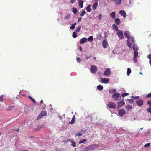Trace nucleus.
Masks as SVG:
<instances>
[{"label":"nucleus","instance_id":"obj_1","mask_svg":"<svg viewBox=\"0 0 151 151\" xmlns=\"http://www.w3.org/2000/svg\"><path fill=\"white\" fill-rule=\"evenodd\" d=\"M99 146V144H93L90 146H88L85 147L83 151H89L92 150L98 147Z\"/></svg>","mask_w":151,"mask_h":151},{"label":"nucleus","instance_id":"obj_2","mask_svg":"<svg viewBox=\"0 0 151 151\" xmlns=\"http://www.w3.org/2000/svg\"><path fill=\"white\" fill-rule=\"evenodd\" d=\"M47 112L46 111H43L38 116H37V119L39 120L41 119L43 116L46 115Z\"/></svg>","mask_w":151,"mask_h":151},{"label":"nucleus","instance_id":"obj_3","mask_svg":"<svg viewBox=\"0 0 151 151\" xmlns=\"http://www.w3.org/2000/svg\"><path fill=\"white\" fill-rule=\"evenodd\" d=\"M108 107L110 108L114 109L116 108V104L113 102H109L107 105Z\"/></svg>","mask_w":151,"mask_h":151},{"label":"nucleus","instance_id":"obj_4","mask_svg":"<svg viewBox=\"0 0 151 151\" xmlns=\"http://www.w3.org/2000/svg\"><path fill=\"white\" fill-rule=\"evenodd\" d=\"M91 71L92 73H95L97 70V67L94 65H91Z\"/></svg>","mask_w":151,"mask_h":151},{"label":"nucleus","instance_id":"obj_5","mask_svg":"<svg viewBox=\"0 0 151 151\" xmlns=\"http://www.w3.org/2000/svg\"><path fill=\"white\" fill-rule=\"evenodd\" d=\"M136 103L138 106L141 107L143 105L144 101L141 100H137L136 101Z\"/></svg>","mask_w":151,"mask_h":151},{"label":"nucleus","instance_id":"obj_6","mask_svg":"<svg viewBox=\"0 0 151 151\" xmlns=\"http://www.w3.org/2000/svg\"><path fill=\"white\" fill-rule=\"evenodd\" d=\"M111 70L110 68H108L106 69V70L104 72V75L106 76H108L111 74Z\"/></svg>","mask_w":151,"mask_h":151},{"label":"nucleus","instance_id":"obj_7","mask_svg":"<svg viewBox=\"0 0 151 151\" xmlns=\"http://www.w3.org/2000/svg\"><path fill=\"white\" fill-rule=\"evenodd\" d=\"M117 35L120 39H122L124 38L123 33L121 30H119L117 31Z\"/></svg>","mask_w":151,"mask_h":151},{"label":"nucleus","instance_id":"obj_8","mask_svg":"<svg viewBox=\"0 0 151 151\" xmlns=\"http://www.w3.org/2000/svg\"><path fill=\"white\" fill-rule=\"evenodd\" d=\"M108 45V44L107 40L105 39L103 41L102 46L104 48H106L107 47Z\"/></svg>","mask_w":151,"mask_h":151},{"label":"nucleus","instance_id":"obj_9","mask_svg":"<svg viewBox=\"0 0 151 151\" xmlns=\"http://www.w3.org/2000/svg\"><path fill=\"white\" fill-rule=\"evenodd\" d=\"M119 115L120 116H124L125 113L126 111L125 110L121 109L119 110L118 111Z\"/></svg>","mask_w":151,"mask_h":151},{"label":"nucleus","instance_id":"obj_10","mask_svg":"<svg viewBox=\"0 0 151 151\" xmlns=\"http://www.w3.org/2000/svg\"><path fill=\"white\" fill-rule=\"evenodd\" d=\"M120 96V94L118 93H115L112 96L113 99H114L115 100H116Z\"/></svg>","mask_w":151,"mask_h":151},{"label":"nucleus","instance_id":"obj_11","mask_svg":"<svg viewBox=\"0 0 151 151\" xmlns=\"http://www.w3.org/2000/svg\"><path fill=\"white\" fill-rule=\"evenodd\" d=\"M130 32L129 31H126L124 33V35L126 38L129 39L130 38V36L129 35Z\"/></svg>","mask_w":151,"mask_h":151},{"label":"nucleus","instance_id":"obj_12","mask_svg":"<svg viewBox=\"0 0 151 151\" xmlns=\"http://www.w3.org/2000/svg\"><path fill=\"white\" fill-rule=\"evenodd\" d=\"M101 81L104 83H106L109 82V80L107 78H101Z\"/></svg>","mask_w":151,"mask_h":151},{"label":"nucleus","instance_id":"obj_13","mask_svg":"<svg viewBox=\"0 0 151 151\" xmlns=\"http://www.w3.org/2000/svg\"><path fill=\"white\" fill-rule=\"evenodd\" d=\"M119 14L123 16V17L125 18L126 16V14L124 11L121 10L119 12Z\"/></svg>","mask_w":151,"mask_h":151},{"label":"nucleus","instance_id":"obj_14","mask_svg":"<svg viewBox=\"0 0 151 151\" xmlns=\"http://www.w3.org/2000/svg\"><path fill=\"white\" fill-rule=\"evenodd\" d=\"M115 12H112L110 14V17L112 19H114L115 18Z\"/></svg>","mask_w":151,"mask_h":151},{"label":"nucleus","instance_id":"obj_15","mask_svg":"<svg viewBox=\"0 0 151 151\" xmlns=\"http://www.w3.org/2000/svg\"><path fill=\"white\" fill-rule=\"evenodd\" d=\"M121 22L120 19L119 18H117L115 19V23L117 25H119Z\"/></svg>","mask_w":151,"mask_h":151},{"label":"nucleus","instance_id":"obj_16","mask_svg":"<svg viewBox=\"0 0 151 151\" xmlns=\"http://www.w3.org/2000/svg\"><path fill=\"white\" fill-rule=\"evenodd\" d=\"M87 41V39L86 38H83L80 40V43L83 44L85 43Z\"/></svg>","mask_w":151,"mask_h":151},{"label":"nucleus","instance_id":"obj_17","mask_svg":"<svg viewBox=\"0 0 151 151\" xmlns=\"http://www.w3.org/2000/svg\"><path fill=\"white\" fill-rule=\"evenodd\" d=\"M101 35L100 33L98 32L96 34V38L98 40H100L101 38Z\"/></svg>","mask_w":151,"mask_h":151},{"label":"nucleus","instance_id":"obj_18","mask_svg":"<svg viewBox=\"0 0 151 151\" xmlns=\"http://www.w3.org/2000/svg\"><path fill=\"white\" fill-rule=\"evenodd\" d=\"M83 2L82 1H79L78 4L80 8H82L83 7Z\"/></svg>","mask_w":151,"mask_h":151},{"label":"nucleus","instance_id":"obj_19","mask_svg":"<svg viewBox=\"0 0 151 151\" xmlns=\"http://www.w3.org/2000/svg\"><path fill=\"white\" fill-rule=\"evenodd\" d=\"M115 4L117 5H120L122 1L121 0H114Z\"/></svg>","mask_w":151,"mask_h":151},{"label":"nucleus","instance_id":"obj_20","mask_svg":"<svg viewBox=\"0 0 151 151\" xmlns=\"http://www.w3.org/2000/svg\"><path fill=\"white\" fill-rule=\"evenodd\" d=\"M97 88L99 90L101 91L103 89V86L101 85H99L97 86Z\"/></svg>","mask_w":151,"mask_h":151},{"label":"nucleus","instance_id":"obj_21","mask_svg":"<svg viewBox=\"0 0 151 151\" xmlns=\"http://www.w3.org/2000/svg\"><path fill=\"white\" fill-rule=\"evenodd\" d=\"M132 109V106L131 105H128L126 107L125 109L127 110H129Z\"/></svg>","mask_w":151,"mask_h":151},{"label":"nucleus","instance_id":"obj_22","mask_svg":"<svg viewBox=\"0 0 151 151\" xmlns=\"http://www.w3.org/2000/svg\"><path fill=\"white\" fill-rule=\"evenodd\" d=\"M132 48L134 51H137L138 50L137 47L136 45L134 44L133 45Z\"/></svg>","mask_w":151,"mask_h":151},{"label":"nucleus","instance_id":"obj_23","mask_svg":"<svg viewBox=\"0 0 151 151\" xmlns=\"http://www.w3.org/2000/svg\"><path fill=\"white\" fill-rule=\"evenodd\" d=\"M112 27L116 31H119L118 27L116 25L113 24L112 25Z\"/></svg>","mask_w":151,"mask_h":151},{"label":"nucleus","instance_id":"obj_24","mask_svg":"<svg viewBox=\"0 0 151 151\" xmlns=\"http://www.w3.org/2000/svg\"><path fill=\"white\" fill-rule=\"evenodd\" d=\"M98 4L97 2H95L93 4L92 8L93 9H96L97 6Z\"/></svg>","mask_w":151,"mask_h":151},{"label":"nucleus","instance_id":"obj_25","mask_svg":"<svg viewBox=\"0 0 151 151\" xmlns=\"http://www.w3.org/2000/svg\"><path fill=\"white\" fill-rule=\"evenodd\" d=\"M118 104L119 106H122L125 104V102L123 100H122L120 101L119 103H118Z\"/></svg>","mask_w":151,"mask_h":151},{"label":"nucleus","instance_id":"obj_26","mask_svg":"<svg viewBox=\"0 0 151 151\" xmlns=\"http://www.w3.org/2000/svg\"><path fill=\"white\" fill-rule=\"evenodd\" d=\"M147 57L150 60L149 63L151 66V53L149 54Z\"/></svg>","mask_w":151,"mask_h":151},{"label":"nucleus","instance_id":"obj_27","mask_svg":"<svg viewBox=\"0 0 151 151\" xmlns=\"http://www.w3.org/2000/svg\"><path fill=\"white\" fill-rule=\"evenodd\" d=\"M71 145L74 147H75L76 146V144L75 142L73 140H72L71 141Z\"/></svg>","mask_w":151,"mask_h":151},{"label":"nucleus","instance_id":"obj_28","mask_svg":"<svg viewBox=\"0 0 151 151\" xmlns=\"http://www.w3.org/2000/svg\"><path fill=\"white\" fill-rule=\"evenodd\" d=\"M86 10L87 12H90L91 10V6L89 5H88L86 8Z\"/></svg>","mask_w":151,"mask_h":151},{"label":"nucleus","instance_id":"obj_29","mask_svg":"<svg viewBox=\"0 0 151 151\" xmlns=\"http://www.w3.org/2000/svg\"><path fill=\"white\" fill-rule=\"evenodd\" d=\"M138 55V52L137 51H134V57L137 58Z\"/></svg>","mask_w":151,"mask_h":151},{"label":"nucleus","instance_id":"obj_30","mask_svg":"<svg viewBox=\"0 0 151 151\" xmlns=\"http://www.w3.org/2000/svg\"><path fill=\"white\" fill-rule=\"evenodd\" d=\"M73 12L74 14H76L77 13V9L76 8H75L74 7L73 8Z\"/></svg>","mask_w":151,"mask_h":151},{"label":"nucleus","instance_id":"obj_31","mask_svg":"<svg viewBox=\"0 0 151 151\" xmlns=\"http://www.w3.org/2000/svg\"><path fill=\"white\" fill-rule=\"evenodd\" d=\"M131 72L130 69L128 68L127 70V75L128 76H129Z\"/></svg>","mask_w":151,"mask_h":151},{"label":"nucleus","instance_id":"obj_32","mask_svg":"<svg viewBox=\"0 0 151 151\" xmlns=\"http://www.w3.org/2000/svg\"><path fill=\"white\" fill-rule=\"evenodd\" d=\"M116 91V89H114L112 90H109V92L111 93H115Z\"/></svg>","mask_w":151,"mask_h":151},{"label":"nucleus","instance_id":"obj_33","mask_svg":"<svg viewBox=\"0 0 151 151\" xmlns=\"http://www.w3.org/2000/svg\"><path fill=\"white\" fill-rule=\"evenodd\" d=\"M147 111L151 114V107H149L147 108L146 109Z\"/></svg>","mask_w":151,"mask_h":151},{"label":"nucleus","instance_id":"obj_34","mask_svg":"<svg viewBox=\"0 0 151 151\" xmlns=\"http://www.w3.org/2000/svg\"><path fill=\"white\" fill-rule=\"evenodd\" d=\"M76 32H74L73 33L72 36L73 38H76L77 37Z\"/></svg>","mask_w":151,"mask_h":151},{"label":"nucleus","instance_id":"obj_35","mask_svg":"<svg viewBox=\"0 0 151 151\" xmlns=\"http://www.w3.org/2000/svg\"><path fill=\"white\" fill-rule=\"evenodd\" d=\"M28 98L32 101V102L34 103H36L35 101L31 96H29Z\"/></svg>","mask_w":151,"mask_h":151},{"label":"nucleus","instance_id":"obj_36","mask_svg":"<svg viewBox=\"0 0 151 151\" xmlns=\"http://www.w3.org/2000/svg\"><path fill=\"white\" fill-rule=\"evenodd\" d=\"M76 23H75L74 24H73L72 25V26H70V29H74L75 28V26L76 25Z\"/></svg>","mask_w":151,"mask_h":151},{"label":"nucleus","instance_id":"obj_37","mask_svg":"<svg viewBox=\"0 0 151 151\" xmlns=\"http://www.w3.org/2000/svg\"><path fill=\"white\" fill-rule=\"evenodd\" d=\"M81 28V27L80 26H79L76 29L75 32H79L80 30V29Z\"/></svg>","mask_w":151,"mask_h":151},{"label":"nucleus","instance_id":"obj_38","mask_svg":"<svg viewBox=\"0 0 151 151\" xmlns=\"http://www.w3.org/2000/svg\"><path fill=\"white\" fill-rule=\"evenodd\" d=\"M86 139H83L82 140H80L79 142V144H81L82 143H84L86 141Z\"/></svg>","mask_w":151,"mask_h":151},{"label":"nucleus","instance_id":"obj_39","mask_svg":"<svg viewBox=\"0 0 151 151\" xmlns=\"http://www.w3.org/2000/svg\"><path fill=\"white\" fill-rule=\"evenodd\" d=\"M104 38H106L107 37V33L106 32L104 31Z\"/></svg>","mask_w":151,"mask_h":151},{"label":"nucleus","instance_id":"obj_40","mask_svg":"<svg viewBox=\"0 0 151 151\" xmlns=\"http://www.w3.org/2000/svg\"><path fill=\"white\" fill-rule=\"evenodd\" d=\"M70 17V16L69 14L67 15L65 18V20H68Z\"/></svg>","mask_w":151,"mask_h":151},{"label":"nucleus","instance_id":"obj_41","mask_svg":"<svg viewBox=\"0 0 151 151\" xmlns=\"http://www.w3.org/2000/svg\"><path fill=\"white\" fill-rule=\"evenodd\" d=\"M88 40L89 41H93V37L92 36H90L88 38Z\"/></svg>","mask_w":151,"mask_h":151},{"label":"nucleus","instance_id":"obj_42","mask_svg":"<svg viewBox=\"0 0 151 151\" xmlns=\"http://www.w3.org/2000/svg\"><path fill=\"white\" fill-rule=\"evenodd\" d=\"M127 45L129 48H131L132 47V45H131V43L130 42H129L128 40L127 41Z\"/></svg>","mask_w":151,"mask_h":151},{"label":"nucleus","instance_id":"obj_43","mask_svg":"<svg viewBox=\"0 0 151 151\" xmlns=\"http://www.w3.org/2000/svg\"><path fill=\"white\" fill-rule=\"evenodd\" d=\"M85 13L86 12L85 11H83L80 14V16L81 17H82L85 14Z\"/></svg>","mask_w":151,"mask_h":151},{"label":"nucleus","instance_id":"obj_44","mask_svg":"<svg viewBox=\"0 0 151 151\" xmlns=\"http://www.w3.org/2000/svg\"><path fill=\"white\" fill-rule=\"evenodd\" d=\"M150 144L149 143H147L144 145V147L145 148H147L150 147Z\"/></svg>","mask_w":151,"mask_h":151},{"label":"nucleus","instance_id":"obj_45","mask_svg":"<svg viewBox=\"0 0 151 151\" xmlns=\"http://www.w3.org/2000/svg\"><path fill=\"white\" fill-rule=\"evenodd\" d=\"M102 15L101 13H100L99 14V17H98V18L100 20H101V19L102 18Z\"/></svg>","mask_w":151,"mask_h":151},{"label":"nucleus","instance_id":"obj_46","mask_svg":"<svg viewBox=\"0 0 151 151\" xmlns=\"http://www.w3.org/2000/svg\"><path fill=\"white\" fill-rule=\"evenodd\" d=\"M147 104H149V107H151V100H148L147 101Z\"/></svg>","mask_w":151,"mask_h":151},{"label":"nucleus","instance_id":"obj_47","mask_svg":"<svg viewBox=\"0 0 151 151\" xmlns=\"http://www.w3.org/2000/svg\"><path fill=\"white\" fill-rule=\"evenodd\" d=\"M128 95H129L128 93H125L122 94L121 96L123 97H124Z\"/></svg>","mask_w":151,"mask_h":151},{"label":"nucleus","instance_id":"obj_48","mask_svg":"<svg viewBox=\"0 0 151 151\" xmlns=\"http://www.w3.org/2000/svg\"><path fill=\"white\" fill-rule=\"evenodd\" d=\"M3 95L0 96V101L3 102Z\"/></svg>","mask_w":151,"mask_h":151},{"label":"nucleus","instance_id":"obj_49","mask_svg":"<svg viewBox=\"0 0 151 151\" xmlns=\"http://www.w3.org/2000/svg\"><path fill=\"white\" fill-rule=\"evenodd\" d=\"M82 133H79V132H78L76 134V136H81L82 135Z\"/></svg>","mask_w":151,"mask_h":151},{"label":"nucleus","instance_id":"obj_50","mask_svg":"<svg viewBox=\"0 0 151 151\" xmlns=\"http://www.w3.org/2000/svg\"><path fill=\"white\" fill-rule=\"evenodd\" d=\"M130 39H131L132 42L133 43H134L135 41H134V37L132 36H131V37L130 36Z\"/></svg>","mask_w":151,"mask_h":151},{"label":"nucleus","instance_id":"obj_51","mask_svg":"<svg viewBox=\"0 0 151 151\" xmlns=\"http://www.w3.org/2000/svg\"><path fill=\"white\" fill-rule=\"evenodd\" d=\"M76 60L78 63H80L81 61V59L79 57H77L76 58Z\"/></svg>","mask_w":151,"mask_h":151},{"label":"nucleus","instance_id":"obj_52","mask_svg":"<svg viewBox=\"0 0 151 151\" xmlns=\"http://www.w3.org/2000/svg\"><path fill=\"white\" fill-rule=\"evenodd\" d=\"M128 101L131 103H132L133 102V100L132 99H129L128 100Z\"/></svg>","mask_w":151,"mask_h":151},{"label":"nucleus","instance_id":"obj_53","mask_svg":"<svg viewBox=\"0 0 151 151\" xmlns=\"http://www.w3.org/2000/svg\"><path fill=\"white\" fill-rule=\"evenodd\" d=\"M150 97L151 98V92L150 93H148L146 97V98H150Z\"/></svg>","mask_w":151,"mask_h":151},{"label":"nucleus","instance_id":"obj_54","mask_svg":"<svg viewBox=\"0 0 151 151\" xmlns=\"http://www.w3.org/2000/svg\"><path fill=\"white\" fill-rule=\"evenodd\" d=\"M13 107L9 106L7 108V109L8 110H11L13 108Z\"/></svg>","mask_w":151,"mask_h":151},{"label":"nucleus","instance_id":"obj_55","mask_svg":"<svg viewBox=\"0 0 151 151\" xmlns=\"http://www.w3.org/2000/svg\"><path fill=\"white\" fill-rule=\"evenodd\" d=\"M82 19V18L81 17H78V22H80L81 21Z\"/></svg>","mask_w":151,"mask_h":151},{"label":"nucleus","instance_id":"obj_56","mask_svg":"<svg viewBox=\"0 0 151 151\" xmlns=\"http://www.w3.org/2000/svg\"><path fill=\"white\" fill-rule=\"evenodd\" d=\"M76 1V0H71L70 2L71 4H73Z\"/></svg>","mask_w":151,"mask_h":151},{"label":"nucleus","instance_id":"obj_57","mask_svg":"<svg viewBox=\"0 0 151 151\" xmlns=\"http://www.w3.org/2000/svg\"><path fill=\"white\" fill-rule=\"evenodd\" d=\"M136 58H134V57L133 58L134 61L135 63H136L137 62V60Z\"/></svg>","mask_w":151,"mask_h":151},{"label":"nucleus","instance_id":"obj_58","mask_svg":"<svg viewBox=\"0 0 151 151\" xmlns=\"http://www.w3.org/2000/svg\"><path fill=\"white\" fill-rule=\"evenodd\" d=\"M74 123V120L73 119H72L71 121V122H70V123L71 124H73Z\"/></svg>","mask_w":151,"mask_h":151},{"label":"nucleus","instance_id":"obj_59","mask_svg":"<svg viewBox=\"0 0 151 151\" xmlns=\"http://www.w3.org/2000/svg\"><path fill=\"white\" fill-rule=\"evenodd\" d=\"M134 99H139V97L138 96L133 97Z\"/></svg>","mask_w":151,"mask_h":151},{"label":"nucleus","instance_id":"obj_60","mask_svg":"<svg viewBox=\"0 0 151 151\" xmlns=\"http://www.w3.org/2000/svg\"><path fill=\"white\" fill-rule=\"evenodd\" d=\"M79 50H80L81 51V52H82V48L81 47H80V49H79Z\"/></svg>","mask_w":151,"mask_h":151},{"label":"nucleus","instance_id":"obj_61","mask_svg":"<svg viewBox=\"0 0 151 151\" xmlns=\"http://www.w3.org/2000/svg\"><path fill=\"white\" fill-rule=\"evenodd\" d=\"M75 118V116L74 115V116L72 118V119H73V120H74Z\"/></svg>","mask_w":151,"mask_h":151},{"label":"nucleus","instance_id":"obj_62","mask_svg":"<svg viewBox=\"0 0 151 151\" xmlns=\"http://www.w3.org/2000/svg\"><path fill=\"white\" fill-rule=\"evenodd\" d=\"M43 102V100H42L41 101H40V104H42V103Z\"/></svg>","mask_w":151,"mask_h":151},{"label":"nucleus","instance_id":"obj_63","mask_svg":"<svg viewBox=\"0 0 151 151\" xmlns=\"http://www.w3.org/2000/svg\"><path fill=\"white\" fill-rule=\"evenodd\" d=\"M139 74H141V75H142V72H140V73H139Z\"/></svg>","mask_w":151,"mask_h":151},{"label":"nucleus","instance_id":"obj_64","mask_svg":"<svg viewBox=\"0 0 151 151\" xmlns=\"http://www.w3.org/2000/svg\"><path fill=\"white\" fill-rule=\"evenodd\" d=\"M143 129V128H140V129H141V130H142Z\"/></svg>","mask_w":151,"mask_h":151}]
</instances>
